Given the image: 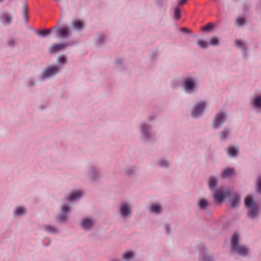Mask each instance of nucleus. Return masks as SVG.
I'll list each match as a JSON object with an SVG mask.
<instances>
[{
	"label": "nucleus",
	"instance_id": "b1692460",
	"mask_svg": "<svg viewBox=\"0 0 261 261\" xmlns=\"http://www.w3.org/2000/svg\"><path fill=\"white\" fill-rule=\"evenodd\" d=\"M214 27V25L213 24V23L210 22V23H208L205 26H204L202 28V30L204 31H210V30H212V29H213Z\"/></svg>",
	"mask_w": 261,
	"mask_h": 261
},
{
	"label": "nucleus",
	"instance_id": "2eb2a0df",
	"mask_svg": "<svg viewBox=\"0 0 261 261\" xmlns=\"http://www.w3.org/2000/svg\"><path fill=\"white\" fill-rule=\"evenodd\" d=\"M217 182H218V181H217V178L213 176L212 177L210 178V181L208 182V186H209L210 188L211 189H213V190L215 189L217 186Z\"/></svg>",
	"mask_w": 261,
	"mask_h": 261
},
{
	"label": "nucleus",
	"instance_id": "5701e85b",
	"mask_svg": "<svg viewBox=\"0 0 261 261\" xmlns=\"http://www.w3.org/2000/svg\"><path fill=\"white\" fill-rule=\"evenodd\" d=\"M236 23L238 25L241 26L245 24L246 20L244 17H239L236 19Z\"/></svg>",
	"mask_w": 261,
	"mask_h": 261
},
{
	"label": "nucleus",
	"instance_id": "6ab92c4d",
	"mask_svg": "<svg viewBox=\"0 0 261 261\" xmlns=\"http://www.w3.org/2000/svg\"><path fill=\"white\" fill-rule=\"evenodd\" d=\"M240 203V196L238 194H236L235 195V197L234 199H233L231 204V206L232 207H234L237 206Z\"/></svg>",
	"mask_w": 261,
	"mask_h": 261
},
{
	"label": "nucleus",
	"instance_id": "1a4fd4ad",
	"mask_svg": "<svg viewBox=\"0 0 261 261\" xmlns=\"http://www.w3.org/2000/svg\"><path fill=\"white\" fill-rule=\"evenodd\" d=\"M93 223V221L92 219L85 218L81 221V225L84 229L89 230L91 228Z\"/></svg>",
	"mask_w": 261,
	"mask_h": 261
},
{
	"label": "nucleus",
	"instance_id": "aec40b11",
	"mask_svg": "<svg viewBox=\"0 0 261 261\" xmlns=\"http://www.w3.org/2000/svg\"><path fill=\"white\" fill-rule=\"evenodd\" d=\"M51 30H52V29H48V30H43L42 31L38 32L37 33V34L39 36L44 37H46V36H47L48 35H49L50 33Z\"/></svg>",
	"mask_w": 261,
	"mask_h": 261
},
{
	"label": "nucleus",
	"instance_id": "39448f33",
	"mask_svg": "<svg viewBox=\"0 0 261 261\" xmlns=\"http://www.w3.org/2000/svg\"><path fill=\"white\" fill-rule=\"evenodd\" d=\"M225 116L226 115L223 112L218 113L214 120L213 126L215 128H218L224 122Z\"/></svg>",
	"mask_w": 261,
	"mask_h": 261
},
{
	"label": "nucleus",
	"instance_id": "c03bdc74",
	"mask_svg": "<svg viewBox=\"0 0 261 261\" xmlns=\"http://www.w3.org/2000/svg\"><path fill=\"white\" fill-rule=\"evenodd\" d=\"M166 230L167 232H169V226H166Z\"/></svg>",
	"mask_w": 261,
	"mask_h": 261
},
{
	"label": "nucleus",
	"instance_id": "cd10ccee",
	"mask_svg": "<svg viewBox=\"0 0 261 261\" xmlns=\"http://www.w3.org/2000/svg\"><path fill=\"white\" fill-rule=\"evenodd\" d=\"M257 191L261 193V175L258 177Z\"/></svg>",
	"mask_w": 261,
	"mask_h": 261
},
{
	"label": "nucleus",
	"instance_id": "4468645a",
	"mask_svg": "<svg viewBox=\"0 0 261 261\" xmlns=\"http://www.w3.org/2000/svg\"><path fill=\"white\" fill-rule=\"evenodd\" d=\"M56 32L62 37H68L69 36V31L67 27L58 29L56 30Z\"/></svg>",
	"mask_w": 261,
	"mask_h": 261
},
{
	"label": "nucleus",
	"instance_id": "4be33fe9",
	"mask_svg": "<svg viewBox=\"0 0 261 261\" xmlns=\"http://www.w3.org/2000/svg\"><path fill=\"white\" fill-rule=\"evenodd\" d=\"M254 105L258 109H261V97L257 96L254 101Z\"/></svg>",
	"mask_w": 261,
	"mask_h": 261
},
{
	"label": "nucleus",
	"instance_id": "20e7f679",
	"mask_svg": "<svg viewBox=\"0 0 261 261\" xmlns=\"http://www.w3.org/2000/svg\"><path fill=\"white\" fill-rule=\"evenodd\" d=\"M206 103L204 102H201L196 106L194 109V111L191 113V115L194 118H197L200 116L203 112Z\"/></svg>",
	"mask_w": 261,
	"mask_h": 261
},
{
	"label": "nucleus",
	"instance_id": "f03ea898",
	"mask_svg": "<svg viewBox=\"0 0 261 261\" xmlns=\"http://www.w3.org/2000/svg\"><path fill=\"white\" fill-rule=\"evenodd\" d=\"M245 204L249 208V216L251 218L256 217L259 211V206L255 203L251 196H247L245 199Z\"/></svg>",
	"mask_w": 261,
	"mask_h": 261
},
{
	"label": "nucleus",
	"instance_id": "412c9836",
	"mask_svg": "<svg viewBox=\"0 0 261 261\" xmlns=\"http://www.w3.org/2000/svg\"><path fill=\"white\" fill-rule=\"evenodd\" d=\"M134 257V254L131 251H127L123 255V258L125 260H129Z\"/></svg>",
	"mask_w": 261,
	"mask_h": 261
},
{
	"label": "nucleus",
	"instance_id": "473e14b6",
	"mask_svg": "<svg viewBox=\"0 0 261 261\" xmlns=\"http://www.w3.org/2000/svg\"><path fill=\"white\" fill-rule=\"evenodd\" d=\"M62 211L63 213L69 212L70 211V207L68 204H64L62 208Z\"/></svg>",
	"mask_w": 261,
	"mask_h": 261
},
{
	"label": "nucleus",
	"instance_id": "9d476101",
	"mask_svg": "<svg viewBox=\"0 0 261 261\" xmlns=\"http://www.w3.org/2000/svg\"><path fill=\"white\" fill-rule=\"evenodd\" d=\"M82 195V193L80 191H76L71 193L67 198L69 201H73L80 198Z\"/></svg>",
	"mask_w": 261,
	"mask_h": 261
},
{
	"label": "nucleus",
	"instance_id": "393cba45",
	"mask_svg": "<svg viewBox=\"0 0 261 261\" xmlns=\"http://www.w3.org/2000/svg\"><path fill=\"white\" fill-rule=\"evenodd\" d=\"M198 44L202 48H205L208 47L207 43L203 40H200L198 42Z\"/></svg>",
	"mask_w": 261,
	"mask_h": 261
},
{
	"label": "nucleus",
	"instance_id": "c756f323",
	"mask_svg": "<svg viewBox=\"0 0 261 261\" xmlns=\"http://www.w3.org/2000/svg\"><path fill=\"white\" fill-rule=\"evenodd\" d=\"M229 131L225 129L224 131H223L220 133V136L221 138H225L228 135Z\"/></svg>",
	"mask_w": 261,
	"mask_h": 261
},
{
	"label": "nucleus",
	"instance_id": "6e6552de",
	"mask_svg": "<svg viewBox=\"0 0 261 261\" xmlns=\"http://www.w3.org/2000/svg\"><path fill=\"white\" fill-rule=\"evenodd\" d=\"M226 193L222 190H219L215 194V200L216 202L221 203L225 197Z\"/></svg>",
	"mask_w": 261,
	"mask_h": 261
},
{
	"label": "nucleus",
	"instance_id": "f704fd0d",
	"mask_svg": "<svg viewBox=\"0 0 261 261\" xmlns=\"http://www.w3.org/2000/svg\"><path fill=\"white\" fill-rule=\"evenodd\" d=\"M24 213V209L23 207H18L16 210L17 215H22Z\"/></svg>",
	"mask_w": 261,
	"mask_h": 261
},
{
	"label": "nucleus",
	"instance_id": "bb28decb",
	"mask_svg": "<svg viewBox=\"0 0 261 261\" xmlns=\"http://www.w3.org/2000/svg\"><path fill=\"white\" fill-rule=\"evenodd\" d=\"M219 39L216 37H213L210 40V44L212 45H217L219 44Z\"/></svg>",
	"mask_w": 261,
	"mask_h": 261
},
{
	"label": "nucleus",
	"instance_id": "a211bd4d",
	"mask_svg": "<svg viewBox=\"0 0 261 261\" xmlns=\"http://www.w3.org/2000/svg\"><path fill=\"white\" fill-rule=\"evenodd\" d=\"M162 211V207L160 205L154 204L151 206V211L154 213H160Z\"/></svg>",
	"mask_w": 261,
	"mask_h": 261
},
{
	"label": "nucleus",
	"instance_id": "ddd939ff",
	"mask_svg": "<svg viewBox=\"0 0 261 261\" xmlns=\"http://www.w3.org/2000/svg\"><path fill=\"white\" fill-rule=\"evenodd\" d=\"M72 28L74 29L82 30L84 28V24L82 21L79 20H76L72 22Z\"/></svg>",
	"mask_w": 261,
	"mask_h": 261
},
{
	"label": "nucleus",
	"instance_id": "9b49d317",
	"mask_svg": "<svg viewBox=\"0 0 261 261\" xmlns=\"http://www.w3.org/2000/svg\"><path fill=\"white\" fill-rule=\"evenodd\" d=\"M185 89L187 91L191 90L195 86V83L190 79H186L185 81Z\"/></svg>",
	"mask_w": 261,
	"mask_h": 261
},
{
	"label": "nucleus",
	"instance_id": "f8f14e48",
	"mask_svg": "<svg viewBox=\"0 0 261 261\" xmlns=\"http://www.w3.org/2000/svg\"><path fill=\"white\" fill-rule=\"evenodd\" d=\"M0 19L4 24H9L11 22V17L7 13L2 15L0 16Z\"/></svg>",
	"mask_w": 261,
	"mask_h": 261
},
{
	"label": "nucleus",
	"instance_id": "79ce46f5",
	"mask_svg": "<svg viewBox=\"0 0 261 261\" xmlns=\"http://www.w3.org/2000/svg\"><path fill=\"white\" fill-rule=\"evenodd\" d=\"M187 0H181L179 3H178V6H181V5H184L186 2H187Z\"/></svg>",
	"mask_w": 261,
	"mask_h": 261
},
{
	"label": "nucleus",
	"instance_id": "a878e982",
	"mask_svg": "<svg viewBox=\"0 0 261 261\" xmlns=\"http://www.w3.org/2000/svg\"><path fill=\"white\" fill-rule=\"evenodd\" d=\"M174 16L176 19H179L180 17V10L178 8H175L174 9Z\"/></svg>",
	"mask_w": 261,
	"mask_h": 261
},
{
	"label": "nucleus",
	"instance_id": "2f4dec72",
	"mask_svg": "<svg viewBox=\"0 0 261 261\" xmlns=\"http://www.w3.org/2000/svg\"><path fill=\"white\" fill-rule=\"evenodd\" d=\"M141 129H142V133L144 135H146V136H147V131L149 129V127L148 126H146V125H143L141 126Z\"/></svg>",
	"mask_w": 261,
	"mask_h": 261
},
{
	"label": "nucleus",
	"instance_id": "423d86ee",
	"mask_svg": "<svg viewBox=\"0 0 261 261\" xmlns=\"http://www.w3.org/2000/svg\"><path fill=\"white\" fill-rule=\"evenodd\" d=\"M67 46V45L65 43L53 44L50 47L49 51L50 53H54L65 49Z\"/></svg>",
	"mask_w": 261,
	"mask_h": 261
},
{
	"label": "nucleus",
	"instance_id": "c9c22d12",
	"mask_svg": "<svg viewBox=\"0 0 261 261\" xmlns=\"http://www.w3.org/2000/svg\"><path fill=\"white\" fill-rule=\"evenodd\" d=\"M58 61L61 63H65L66 61V59L65 56H61L58 58Z\"/></svg>",
	"mask_w": 261,
	"mask_h": 261
},
{
	"label": "nucleus",
	"instance_id": "58836bf2",
	"mask_svg": "<svg viewBox=\"0 0 261 261\" xmlns=\"http://www.w3.org/2000/svg\"><path fill=\"white\" fill-rule=\"evenodd\" d=\"M236 44L239 47H242L244 46V42L242 40H237Z\"/></svg>",
	"mask_w": 261,
	"mask_h": 261
},
{
	"label": "nucleus",
	"instance_id": "ea45409f",
	"mask_svg": "<svg viewBox=\"0 0 261 261\" xmlns=\"http://www.w3.org/2000/svg\"><path fill=\"white\" fill-rule=\"evenodd\" d=\"M22 13H23V16L24 17V18L27 20L28 19V17H27V9L25 7H24L23 10H22Z\"/></svg>",
	"mask_w": 261,
	"mask_h": 261
},
{
	"label": "nucleus",
	"instance_id": "37998d69",
	"mask_svg": "<svg viewBox=\"0 0 261 261\" xmlns=\"http://www.w3.org/2000/svg\"><path fill=\"white\" fill-rule=\"evenodd\" d=\"M15 41L14 39H10L8 42V43L10 45H13L15 44Z\"/></svg>",
	"mask_w": 261,
	"mask_h": 261
},
{
	"label": "nucleus",
	"instance_id": "4c0bfd02",
	"mask_svg": "<svg viewBox=\"0 0 261 261\" xmlns=\"http://www.w3.org/2000/svg\"><path fill=\"white\" fill-rule=\"evenodd\" d=\"M168 162L165 160H161L159 162V165L161 167H166L168 165Z\"/></svg>",
	"mask_w": 261,
	"mask_h": 261
},
{
	"label": "nucleus",
	"instance_id": "72a5a7b5",
	"mask_svg": "<svg viewBox=\"0 0 261 261\" xmlns=\"http://www.w3.org/2000/svg\"><path fill=\"white\" fill-rule=\"evenodd\" d=\"M57 219L59 222H63L66 219V216L64 215H60L57 217Z\"/></svg>",
	"mask_w": 261,
	"mask_h": 261
},
{
	"label": "nucleus",
	"instance_id": "0eeeda50",
	"mask_svg": "<svg viewBox=\"0 0 261 261\" xmlns=\"http://www.w3.org/2000/svg\"><path fill=\"white\" fill-rule=\"evenodd\" d=\"M120 211L122 216L126 217L130 213V207L127 204L123 203L120 205Z\"/></svg>",
	"mask_w": 261,
	"mask_h": 261
},
{
	"label": "nucleus",
	"instance_id": "f3484780",
	"mask_svg": "<svg viewBox=\"0 0 261 261\" xmlns=\"http://www.w3.org/2000/svg\"><path fill=\"white\" fill-rule=\"evenodd\" d=\"M238 153V149L233 146H230L228 149V153L232 157L235 156Z\"/></svg>",
	"mask_w": 261,
	"mask_h": 261
},
{
	"label": "nucleus",
	"instance_id": "dca6fc26",
	"mask_svg": "<svg viewBox=\"0 0 261 261\" xmlns=\"http://www.w3.org/2000/svg\"><path fill=\"white\" fill-rule=\"evenodd\" d=\"M234 173V170L232 169L227 168L225 169L222 173V177H229Z\"/></svg>",
	"mask_w": 261,
	"mask_h": 261
},
{
	"label": "nucleus",
	"instance_id": "7c9ffc66",
	"mask_svg": "<svg viewBox=\"0 0 261 261\" xmlns=\"http://www.w3.org/2000/svg\"><path fill=\"white\" fill-rule=\"evenodd\" d=\"M207 205V202L204 200H201L199 201V206L201 208H205Z\"/></svg>",
	"mask_w": 261,
	"mask_h": 261
},
{
	"label": "nucleus",
	"instance_id": "f257e3e1",
	"mask_svg": "<svg viewBox=\"0 0 261 261\" xmlns=\"http://www.w3.org/2000/svg\"><path fill=\"white\" fill-rule=\"evenodd\" d=\"M239 237L237 234L234 233L232 235L231 239V248L239 255L246 256L249 253V249L246 246L239 245Z\"/></svg>",
	"mask_w": 261,
	"mask_h": 261
},
{
	"label": "nucleus",
	"instance_id": "a18cd8bd",
	"mask_svg": "<svg viewBox=\"0 0 261 261\" xmlns=\"http://www.w3.org/2000/svg\"><path fill=\"white\" fill-rule=\"evenodd\" d=\"M4 0H0V2H3Z\"/></svg>",
	"mask_w": 261,
	"mask_h": 261
},
{
	"label": "nucleus",
	"instance_id": "a19ab883",
	"mask_svg": "<svg viewBox=\"0 0 261 261\" xmlns=\"http://www.w3.org/2000/svg\"><path fill=\"white\" fill-rule=\"evenodd\" d=\"M181 31L186 33H190L191 32V30L186 28H182L180 29Z\"/></svg>",
	"mask_w": 261,
	"mask_h": 261
},
{
	"label": "nucleus",
	"instance_id": "c85d7f7f",
	"mask_svg": "<svg viewBox=\"0 0 261 261\" xmlns=\"http://www.w3.org/2000/svg\"><path fill=\"white\" fill-rule=\"evenodd\" d=\"M44 229L45 231L47 232H55V228L52 226L50 225H47L44 227Z\"/></svg>",
	"mask_w": 261,
	"mask_h": 261
},
{
	"label": "nucleus",
	"instance_id": "e433bc0d",
	"mask_svg": "<svg viewBox=\"0 0 261 261\" xmlns=\"http://www.w3.org/2000/svg\"><path fill=\"white\" fill-rule=\"evenodd\" d=\"M202 258L203 261H213L212 257L208 256V255H202Z\"/></svg>",
	"mask_w": 261,
	"mask_h": 261
},
{
	"label": "nucleus",
	"instance_id": "7ed1b4c3",
	"mask_svg": "<svg viewBox=\"0 0 261 261\" xmlns=\"http://www.w3.org/2000/svg\"><path fill=\"white\" fill-rule=\"evenodd\" d=\"M59 71L58 66L54 65L47 68L42 74L43 79L50 78L57 74Z\"/></svg>",
	"mask_w": 261,
	"mask_h": 261
}]
</instances>
